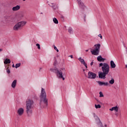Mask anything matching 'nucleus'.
<instances>
[{
  "label": "nucleus",
  "instance_id": "obj_34",
  "mask_svg": "<svg viewBox=\"0 0 127 127\" xmlns=\"http://www.w3.org/2000/svg\"><path fill=\"white\" fill-rule=\"evenodd\" d=\"M69 57H70V58L72 59H73V55H70V56H69Z\"/></svg>",
  "mask_w": 127,
  "mask_h": 127
},
{
  "label": "nucleus",
  "instance_id": "obj_44",
  "mask_svg": "<svg viewBox=\"0 0 127 127\" xmlns=\"http://www.w3.org/2000/svg\"><path fill=\"white\" fill-rule=\"evenodd\" d=\"M94 117H95V114H94Z\"/></svg>",
  "mask_w": 127,
  "mask_h": 127
},
{
  "label": "nucleus",
  "instance_id": "obj_42",
  "mask_svg": "<svg viewBox=\"0 0 127 127\" xmlns=\"http://www.w3.org/2000/svg\"><path fill=\"white\" fill-rule=\"evenodd\" d=\"M115 115H116V116H118V114H116Z\"/></svg>",
  "mask_w": 127,
  "mask_h": 127
},
{
  "label": "nucleus",
  "instance_id": "obj_4",
  "mask_svg": "<svg viewBox=\"0 0 127 127\" xmlns=\"http://www.w3.org/2000/svg\"><path fill=\"white\" fill-rule=\"evenodd\" d=\"M99 67H102V70L103 73L107 74V75L109 74V72H110V65L109 64L107 63H100L99 64Z\"/></svg>",
  "mask_w": 127,
  "mask_h": 127
},
{
  "label": "nucleus",
  "instance_id": "obj_35",
  "mask_svg": "<svg viewBox=\"0 0 127 127\" xmlns=\"http://www.w3.org/2000/svg\"><path fill=\"white\" fill-rule=\"evenodd\" d=\"M56 63H57V62L56 61H55V62H54V65H56Z\"/></svg>",
  "mask_w": 127,
  "mask_h": 127
},
{
  "label": "nucleus",
  "instance_id": "obj_3",
  "mask_svg": "<svg viewBox=\"0 0 127 127\" xmlns=\"http://www.w3.org/2000/svg\"><path fill=\"white\" fill-rule=\"evenodd\" d=\"M50 71L52 72H54L57 73V76L59 78V79H63V80H65V78L63 77V73L65 71V69L61 68L60 69L51 68Z\"/></svg>",
  "mask_w": 127,
  "mask_h": 127
},
{
  "label": "nucleus",
  "instance_id": "obj_16",
  "mask_svg": "<svg viewBox=\"0 0 127 127\" xmlns=\"http://www.w3.org/2000/svg\"><path fill=\"white\" fill-rule=\"evenodd\" d=\"M110 66H111V68H116V64H115V62H113V61H111L110 62Z\"/></svg>",
  "mask_w": 127,
  "mask_h": 127
},
{
  "label": "nucleus",
  "instance_id": "obj_41",
  "mask_svg": "<svg viewBox=\"0 0 127 127\" xmlns=\"http://www.w3.org/2000/svg\"><path fill=\"white\" fill-rule=\"evenodd\" d=\"M23 0V1H25V0Z\"/></svg>",
  "mask_w": 127,
  "mask_h": 127
},
{
  "label": "nucleus",
  "instance_id": "obj_39",
  "mask_svg": "<svg viewBox=\"0 0 127 127\" xmlns=\"http://www.w3.org/2000/svg\"><path fill=\"white\" fill-rule=\"evenodd\" d=\"M85 51L86 52H88L89 51V50H86Z\"/></svg>",
  "mask_w": 127,
  "mask_h": 127
},
{
  "label": "nucleus",
  "instance_id": "obj_45",
  "mask_svg": "<svg viewBox=\"0 0 127 127\" xmlns=\"http://www.w3.org/2000/svg\"><path fill=\"white\" fill-rule=\"evenodd\" d=\"M22 17H23V15H22Z\"/></svg>",
  "mask_w": 127,
  "mask_h": 127
},
{
  "label": "nucleus",
  "instance_id": "obj_23",
  "mask_svg": "<svg viewBox=\"0 0 127 127\" xmlns=\"http://www.w3.org/2000/svg\"><path fill=\"white\" fill-rule=\"evenodd\" d=\"M53 20L54 23H55L56 24H58V20H57V18H54Z\"/></svg>",
  "mask_w": 127,
  "mask_h": 127
},
{
  "label": "nucleus",
  "instance_id": "obj_6",
  "mask_svg": "<svg viewBox=\"0 0 127 127\" xmlns=\"http://www.w3.org/2000/svg\"><path fill=\"white\" fill-rule=\"evenodd\" d=\"M85 74V77L86 78H88V79H96V74L95 73L91 72V71H89L88 73V75L87 74Z\"/></svg>",
  "mask_w": 127,
  "mask_h": 127
},
{
  "label": "nucleus",
  "instance_id": "obj_7",
  "mask_svg": "<svg viewBox=\"0 0 127 127\" xmlns=\"http://www.w3.org/2000/svg\"><path fill=\"white\" fill-rule=\"evenodd\" d=\"M17 114L19 117H21L24 114V109L20 108L17 110Z\"/></svg>",
  "mask_w": 127,
  "mask_h": 127
},
{
  "label": "nucleus",
  "instance_id": "obj_24",
  "mask_svg": "<svg viewBox=\"0 0 127 127\" xmlns=\"http://www.w3.org/2000/svg\"><path fill=\"white\" fill-rule=\"evenodd\" d=\"M68 32L69 33H73V29H72V28H71V27H69L68 28Z\"/></svg>",
  "mask_w": 127,
  "mask_h": 127
},
{
  "label": "nucleus",
  "instance_id": "obj_2",
  "mask_svg": "<svg viewBox=\"0 0 127 127\" xmlns=\"http://www.w3.org/2000/svg\"><path fill=\"white\" fill-rule=\"evenodd\" d=\"M43 103L45 105V107H47L48 106V100L46 98V92H45V89L42 88L41 94L40 95V106L42 105Z\"/></svg>",
  "mask_w": 127,
  "mask_h": 127
},
{
  "label": "nucleus",
  "instance_id": "obj_43",
  "mask_svg": "<svg viewBox=\"0 0 127 127\" xmlns=\"http://www.w3.org/2000/svg\"><path fill=\"white\" fill-rule=\"evenodd\" d=\"M95 107H96V104H95Z\"/></svg>",
  "mask_w": 127,
  "mask_h": 127
},
{
  "label": "nucleus",
  "instance_id": "obj_12",
  "mask_svg": "<svg viewBox=\"0 0 127 127\" xmlns=\"http://www.w3.org/2000/svg\"><path fill=\"white\" fill-rule=\"evenodd\" d=\"M97 105H96V109H101V105H102V102L97 100Z\"/></svg>",
  "mask_w": 127,
  "mask_h": 127
},
{
  "label": "nucleus",
  "instance_id": "obj_46",
  "mask_svg": "<svg viewBox=\"0 0 127 127\" xmlns=\"http://www.w3.org/2000/svg\"><path fill=\"white\" fill-rule=\"evenodd\" d=\"M83 71H85V69H83Z\"/></svg>",
  "mask_w": 127,
  "mask_h": 127
},
{
  "label": "nucleus",
  "instance_id": "obj_11",
  "mask_svg": "<svg viewBox=\"0 0 127 127\" xmlns=\"http://www.w3.org/2000/svg\"><path fill=\"white\" fill-rule=\"evenodd\" d=\"M109 111H111V112H113V111H115L116 112H119V107L115 106L114 107H112L111 109H109Z\"/></svg>",
  "mask_w": 127,
  "mask_h": 127
},
{
  "label": "nucleus",
  "instance_id": "obj_9",
  "mask_svg": "<svg viewBox=\"0 0 127 127\" xmlns=\"http://www.w3.org/2000/svg\"><path fill=\"white\" fill-rule=\"evenodd\" d=\"M107 74L105 73V72H101L99 74V78L100 79H103V80H105L106 79V75Z\"/></svg>",
  "mask_w": 127,
  "mask_h": 127
},
{
  "label": "nucleus",
  "instance_id": "obj_21",
  "mask_svg": "<svg viewBox=\"0 0 127 127\" xmlns=\"http://www.w3.org/2000/svg\"><path fill=\"white\" fill-rule=\"evenodd\" d=\"M114 83H115V79L113 78H111V80L109 81V84H111V85H114Z\"/></svg>",
  "mask_w": 127,
  "mask_h": 127
},
{
  "label": "nucleus",
  "instance_id": "obj_14",
  "mask_svg": "<svg viewBox=\"0 0 127 127\" xmlns=\"http://www.w3.org/2000/svg\"><path fill=\"white\" fill-rule=\"evenodd\" d=\"M20 9V6L17 5L16 6L12 8V10L13 11H16L17 10H19V9Z\"/></svg>",
  "mask_w": 127,
  "mask_h": 127
},
{
  "label": "nucleus",
  "instance_id": "obj_19",
  "mask_svg": "<svg viewBox=\"0 0 127 127\" xmlns=\"http://www.w3.org/2000/svg\"><path fill=\"white\" fill-rule=\"evenodd\" d=\"M10 16L9 15H6L4 16V19L5 21H9V20L10 19Z\"/></svg>",
  "mask_w": 127,
  "mask_h": 127
},
{
  "label": "nucleus",
  "instance_id": "obj_27",
  "mask_svg": "<svg viewBox=\"0 0 127 127\" xmlns=\"http://www.w3.org/2000/svg\"><path fill=\"white\" fill-rule=\"evenodd\" d=\"M54 48L55 50H56L57 52H59V50H58V49H57V47H56V46H54Z\"/></svg>",
  "mask_w": 127,
  "mask_h": 127
},
{
  "label": "nucleus",
  "instance_id": "obj_28",
  "mask_svg": "<svg viewBox=\"0 0 127 127\" xmlns=\"http://www.w3.org/2000/svg\"><path fill=\"white\" fill-rule=\"evenodd\" d=\"M36 46H37L38 49H40V45L39 44H36Z\"/></svg>",
  "mask_w": 127,
  "mask_h": 127
},
{
  "label": "nucleus",
  "instance_id": "obj_26",
  "mask_svg": "<svg viewBox=\"0 0 127 127\" xmlns=\"http://www.w3.org/2000/svg\"><path fill=\"white\" fill-rule=\"evenodd\" d=\"M99 95L100 98H103V97H104V94H103V92H99Z\"/></svg>",
  "mask_w": 127,
  "mask_h": 127
},
{
  "label": "nucleus",
  "instance_id": "obj_22",
  "mask_svg": "<svg viewBox=\"0 0 127 127\" xmlns=\"http://www.w3.org/2000/svg\"><path fill=\"white\" fill-rule=\"evenodd\" d=\"M78 60H79L80 62H81V64H84L86 62H85V60L84 59H82V58H79L78 59Z\"/></svg>",
  "mask_w": 127,
  "mask_h": 127
},
{
  "label": "nucleus",
  "instance_id": "obj_1",
  "mask_svg": "<svg viewBox=\"0 0 127 127\" xmlns=\"http://www.w3.org/2000/svg\"><path fill=\"white\" fill-rule=\"evenodd\" d=\"M33 101L28 99L26 102V112L28 116L32 115V109L33 108Z\"/></svg>",
  "mask_w": 127,
  "mask_h": 127
},
{
  "label": "nucleus",
  "instance_id": "obj_40",
  "mask_svg": "<svg viewBox=\"0 0 127 127\" xmlns=\"http://www.w3.org/2000/svg\"><path fill=\"white\" fill-rule=\"evenodd\" d=\"M104 127H107V125L105 124V125H104Z\"/></svg>",
  "mask_w": 127,
  "mask_h": 127
},
{
  "label": "nucleus",
  "instance_id": "obj_8",
  "mask_svg": "<svg viewBox=\"0 0 127 127\" xmlns=\"http://www.w3.org/2000/svg\"><path fill=\"white\" fill-rule=\"evenodd\" d=\"M101 48V44H96V55H99L100 53V49Z\"/></svg>",
  "mask_w": 127,
  "mask_h": 127
},
{
  "label": "nucleus",
  "instance_id": "obj_29",
  "mask_svg": "<svg viewBox=\"0 0 127 127\" xmlns=\"http://www.w3.org/2000/svg\"><path fill=\"white\" fill-rule=\"evenodd\" d=\"M6 72L8 74H9V73H10V70L9 69H8V67H7V68Z\"/></svg>",
  "mask_w": 127,
  "mask_h": 127
},
{
  "label": "nucleus",
  "instance_id": "obj_18",
  "mask_svg": "<svg viewBox=\"0 0 127 127\" xmlns=\"http://www.w3.org/2000/svg\"><path fill=\"white\" fill-rule=\"evenodd\" d=\"M17 82V80H14L12 84H11V87L12 88H13V89H14V88H15L16 86V83Z\"/></svg>",
  "mask_w": 127,
  "mask_h": 127
},
{
  "label": "nucleus",
  "instance_id": "obj_30",
  "mask_svg": "<svg viewBox=\"0 0 127 127\" xmlns=\"http://www.w3.org/2000/svg\"><path fill=\"white\" fill-rule=\"evenodd\" d=\"M49 5L52 6V7H54V3H50L49 4Z\"/></svg>",
  "mask_w": 127,
  "mask_h": 127
},
{
  "label": "nucleus",
  "instance_id": "obj_13",
  "mask_svg": "<svg viewBox=\"0 0 127 127\" xmlns=\"http://www.w3.org/2000/svg\"><path fill=\"white\" fill-rule=\"evenodd\" d=\"M77 1L80 7H81L82 8H84V7H85L84 6V3L81 1V0H77Z\"/></svg>",
  "mask_w": 127,
  "mask_h": 127
},
{
  "label": "nucleus",
  "instance_id": "obj_33",
  "mask_svg": "<svg viewBox=\"0 0 127 127\" xmlns=\"http://www.w3.org/2000/svg\"><path fill=\"white\" fill-rule=\"evenodd\" d=\"M93 64H94V62H91V63H90V65H91V66H93Z\"/></svg>",
  "mask_w": 127,
  "mask_h": 127
},
{
  "label": "nucleus",
  "instance_id": "obj_25",
  "mask_svg": "<svg viewBox=\"0 0 127 127\" xmlns=\"http://www.w3.org/2000/svg\"><path fill=\"white\" fill-rule=\"evenodd\" d=\"M20 65H21L20 63L16 64H15V68H16V69H17V68H18L19 67H20Z\"/></svg>",
  "mask_w": 127,
  "mask_h": 127
},
{
  "label": "nucleus",
  "instance_id": "obj_5",
  "mask_svg": "<svg viewBox=\"0 0 127 127\" xmlns=\"http://www.w3.org/2000/svg\"><path fill=\"white\" fill-rule=\"evenodd\" d=\"M26 24V21H23L19 22L14 25L13 27V30L16 31L18 30V29H20V28L23 27V26H24V25H25Z\"/></svg>",
  "mask_w": 127,
  "mask_h": 127
},
{
  "label": "nucleus",
  "instance_id": "obj_15",
  "mask_svg": "<svg viewBox=\"0 0 127 127\" xmlns=\"http://www.w3.org/2000/svg\"><path fill=\"white\" fill-rule=\"evenodd\" d=\"M92 55H96V45H94V49H90Z\"/></svg>",
  "mask_w": 127,
  "mask_h": 127
},
{
  "label": "nucleus",
  "instance_id": "obj_47",
  "mask_svg": "<svg viewBox=\"0 0 127 127\" xmlns=\"http://www.w3.org/2000/svg\"><path fill=\"white\" fill-rule=\"evenodd\" d=\"M126 67L127 68V65H126Z\"/></svg>",
  "mask_w": 127,
  "mask_h": 127
},
{
  "label": "nucleus",
  "instance_id": "obj_10",
  "mask_svg": "<svg viewBox=\"0 0 127 127\" xmlns=\"http://www.w3.org/2000/svg\"><path fill=\"white\" fill-rule=\"evenodd\" d=\"M97 83L99 86H108L109 83L108 82H104L103 81H97Z\"/></svg>",
  "mask_w": 127,
  "mask_h": 127
},
{
  "label": "nucleus",
  "instance_id": "obj_38",
  "mask_svg": "<svg viewBox=\"0 0 127 127\" xmlns=\"http://www.w3.org/2000/svg\"><path fill=\"white\" fill-rule=\"evenodd\" d=\"M1 51H2V49H0V52H1Z\"/></svg>",
  "mask_w": 127,
  "mask_h": 127
},
{
  "label": "nucleus",
  "instance_id": "obj_20",
  "mask_svg": "<svg viewBox=\"0 0 127 127\" xmlns=\"http://www.w3.org/2000/svg\"><path fill=\"white\" fill-rule=\"evenodd\" d=\"M10 63V60L6 59L4 61V64H9Z\"/></svg>",
  "mask_w": 127,
  "mask_h": 127
},
{
  "label": "nucleus",
  "instance_id": "obj_37",
  "mask_svg": "<svg viewBox=\"0 0 127 127\" xmlns=\"http://www.w3.org/2000/svg\"><path fill=\"white\" fill-rule=\"evenodd\" d=\"M12 67L13 68H14V67H15V66H14V64H12Z\"/></svg>",
  "mask_w": 127,
  "mask_h": 127
},
{
  "label": "nucleus",
  "instance_id": "obj_36",
  "mask_svg": "<svg viewBox=\"0 0 127 127\" xmlns=\"http://www.w3.org/2000/svg\"><path fill=\"white\" fill-rule=\"evenodd\" d=\"M84 21H86V17L85 16H84Z\"/></svg>",
  "mask_w": 127,
  "mask_h": 127
},
{
  "label": "nucleus",
  "instance_id": "obj_32",
  "mask_svg": "<svg viewBox=\"0 0 127 127\" xmlns=\"http://www.w3.org/2000/svg\"><path fill=\"white\" fill-rule=\"evenodd\" d=\"M83 65H84L86 68H88V66H87V64H86V63L83 64Z\"/></svg>",
  "mask_w": 127,
  "mask_h": 127
},
{
  "label": "nucleus",
  "instance_id": "obj_31",
  "mask_svg": "<svg viewBox=\"0 0 127 127\" xmlns=\"http://www.w3.org/2000/svg\"><path fill=\"white\" fill-rule=\"evenodd\" d=\"M98 37H100L101 38V39H103V36H102L101 34H99L98 35Z\"/></svg>",
  "mask_w": 127,
  "mask_h": 127
},
{
  "label": "nucleus",
  "instance_id": "obj_17",
  "mask_svg": "<svg viewBox=\"0 0 127 127\" xmlns=\"http://www.w3.org/2000/svg\"><path fill=\"white\" fill-rule=\"evenodd\" d=\"M97 61L99 62H103L105 61V59L103 58L102 56H100L97 57Z\"/></svg>",
  "mask_w": 127,
  "mask_h": 127
}]
</instances>
